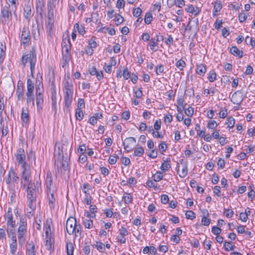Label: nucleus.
<instances>
[{
    "label": "nucleus",
    "mask_w": 255,
    "mask_h": 255,
    "mask_svg": "<svg viewBox=\"0 0 255 255\" xmlns=\"http://www.w3.org/2000/svg\"><path fill=\"white\" fill-rule=\"evenodd\" d=\"M158 148L161 152H164L167 148V146L164 141H162L158 145Z\"/></svg>",
    "instance_id": "obj_63"
},
{
    "label": "nucleus",
    "mask_w": 255,
    "mask_h": 255,
    "mask_svg": "<svg viewBox=\"0 0 255 255\" xmlns=\"http://www.w3.org/2000/svg\"><path fill=\"white\" fill-rule=\"evenodd\" d=\"M9 191V196L10 197V202H15L16 198V191L18 190V187H13L7 188Z\"/></svg>",
    "instance_id": "obj_26"
},
{
    "label": "nucleus",
    "mask_w": 255,
    "mask_h": 255,
    "mask_svg": "<svg viewBox=\"0 0 255 255\" xmlns=\"http://www.w3.org/2000/svg\"><path fill=\"white\" fill-rule=\"evenodd\" d=\"M158 36L156 35V37H152L149 43L150 49L152 50L153 52H155L157 51L158 46Z\"/></svg>",
    "instance_id": "obj_22"
},
{
    "label": "nucleus",
    "mask_w": 255,
    "mask_h": 255,
    "mask_svg": "<svg viewBox=\"0 0 255 255\" xmlns=\"http://www.w3.org/2000/svg\"><path fill=\"white\" fill-rule=\"evenodd\" d=\"M54 22H46V28L47 32L48 33V35H49L50 36H52V35L54 33Z\"/></svg>",
    "instance_id": "obj_33"
},
{
    "label": "nucleus",
    "mask_w": 255,
    "mask_h": 255,
    "mask_svg": "<svg viewBox=\"0 0 255 255\" xmlns=\"http://www.w3.org/2000/svg\"><path fill=\"white\" fill-rule=\"evenodd\" d=\"M31 174L27 176V178L25 179L24 177H21L20 184L23 189L26 188L28 204V206L30 211L29 213L31 214L36 209V186L31 180Z\"/></svg>",
    "instance_id": "obj_1"
},
{
    "label": "nucleus",
    "mask_w": 255,
    "mask_h": 255,
    "mask_svg": "<svg viewBox=\"0 0 255 255\" xmlns=\"http://www.w3.org/2000/svg\"><path fill=\"white\" fill-rule=\"evenodd\" d=\"M144 150L143 147H136L134 149L133 155L136 156H141L144 153Z\"/></svg>",
    "instance_id": "obj_41"
},
{
    "label": "nucleus",
    "mask_w": 255,
    "mask_h": 255,
    "mask_svg": "<svg viewBox=\"0 0 255 255\" xmlns=\"http://www.w3.org/2000/svg\"><path fill=\"white\" fill-rule=\"evenodd\" d=\"M95 38L96 37H93L88 41L89 46L92 48H95L97 46V42L95 41Z\"/></svg>",
    "instance_id": "obj_52"
},
{
    "label": "nucleus",
    "mask_w": 255,
    "mask_h": 255,
    "mask_svg": "<svg viewBox=\"0 0 255 255\" xmlns=\"http://www.w3.org/2000/svg\"><path fill=\"white\" fill-rule=\"evenodd\" d=\"M74 247L71 243L66 244V251L67 255H73Z\"/></svg>",
    "instance_id": "obj_43"
},
{
    "label": "nucleus",
    "mask_w": 255,
    "mask_h": 255,
    "mask_svg": "<svg viewBox=\"0 0 255 255\" xmlns=\"http://www.w3.org/2000/svg\"><path fill=\"white\" fill-rule=\"evenodd\" d=\"M36 61V53L34 48L29 50L27 54L23 55L21 58V64L23 66H25L27 63L29 64L31 75L32 77L35 72Z\"/></svg>",
    "instance_id": "obj_3"
},
{
    "label": "nucleus",
    "mask_w": 255,
    "mask_h": 255,
    "mask_svg": "<svg viewBox=\"0 0 255 255\" xmlns=\"http://www.w3.org/2000/svg\"><path fill=\"white\" fill-rule=\"evenodd\" d=\"M47 193L50 208L51 209H53L55 208L56 201L54 194L51 190H50V192H49V190L47 191Z\"/></svg>",
    "instance_id": "obj_20"
},
{
    "label": "nucleus",
    "mask_w": 255,
    "mask_h": 255,
    "mask_svg": "<svg viewBox=\"0 0 255 255\" xmlns=\"http://www.w3.org/2000/svg\"><path fill=\"white\" fill-rule=\"evenodd\" d=\"M244 99L243 93L240 91L235 92L232 95L231 102L234 104L240 106Z\"/></svg>",
    "instance_id": "obj_14"
},
{
    "label": "nucleus",
    "mask_w": 255,
    "mask_h": 255,
    "mask_svg": "<svg viewBox=\"0 0 255 255\" xmlns=\"http://www.w3.org/2000/svg\"><path fill=\"white\" fill-rule=\"evenodd\" d=\"M45 233V247L48 250H54V239L51 233L50 222L47 221L46 225L44 227Z\"/></svg>",
    "instance_id": "obj_5"
},
{
    "label": "nucleus",
    "mask_w": 255,
    "mask_h": 255,
    "mask_svg": "<svg viewBox=\"0 0 255 255\" xmlns=\"http://www.w3.org/2000/svg\"><path fill=\"white\" fill-rule=\"evenodd\" d=\"M26 234V233L18 232V240L19 245H22L24 243Z\"/></svg>",
    "instance_id": "obj_39"
},
{
    "label": "nucleus",
    "mask_w": 255,
    "mask_h": 255,
    "mask_svg": "<svg viewBox=\"0 0 255 255\" xmlns=\"http://www.w3.org/2000/svg\"><path fill=\"white\" fill-rule=\"evenodd\" d=\"M64 106L66 109H68L72 102L73 90H64Z\"/></svg>",
    "instance_id": "obj_11"
},
{
    "label": "nucleus",
    "mask_w": 255,
    "mask_h": 255,
    "mask_svg": "<svg viewBox=\"0 0 255 255\" xmlns=\"http://www.w3.org/2000/svg\"><path fill=\"white\" fill-rule=\"evenodd\" d=\"M26 102L27 104H31L32 107H34V95L26 97Z\"/></svg>",
    "instance_id": "obj_61"
},
{
    "label": "nucleus",
    "mask_w": 255,
    "mask_h": 255,
    "mask_svg": "<svg viewBox=\"0 0 255 255\" xmlns=\"http://www.w3.org/2000/svg\"><path fill=\"white\" fill-rule=\"evenodd\" d=\"M222 8V2L220 0H217L215 2V5L213 8L214 15H216V13L219 12Z\"/></svg>",
    "instance_id": "obj_34"
},
{
    "label": "nucleus",
    "mask_w": 255,
    "mask_h": 255,
    "mask_svg": "<svg viewBox=\"0 0 255 255\" xmlns=\"http://www.w3.org/2000/svg\"><path fill=\"white\" fill-rule=\"evenodd\" d=\"M87 192L88 190H83V192L86 194L84 198V202L87 205H90L91 203V197L88 195Z\"/></svg>",
    "instance_id": "obj_50"
},
{
    "label": "nucleus",
    "mask_w": 255,
    "mask_h": 255,
    "mask_svg": "<svg viewBox=\"0 0 255 255\" xmlns=\"http://www.w3.org/2000/svg\"><path fill=\"white\" fill-rule=\"evenodd\" d=\"M217 75L216 72L212 70L208 73V79L210 82H213L216 80Z\"/></svg>",
    "instance_id": "obj_45"
},
{
    "label": "nucleus",
    "mask_w": 255,
    "mask_h": 255,
    "mask_svg": "<svg viewBox=\"0 0 255 255\" xmlns=\"http://www.w3.org/2000/svg\"><path fill=\"white\" fill-rule=\"evenodd\" d=\"M15 157L18 165L21 166L22 171L21 172V177L24 176L25 179L29 177L31 174V170L29 165L26 162V156L24 150L20 148L16 150L15 154Z\"/></svg>",
    "instance_id": "obj_2"
},
{
    "label": "nucleus",
    "mask_w": 255,
    "mask_h": 255,
    "mask_svg": "<svg viewBox=\"0 0 255 255\" xmlns=\"http://www.w3.org/2000/svg\"><path fill=\"white\" fill-rule=\"evenodd\" d=\"M51 89L52 102H57L56 87L54 84L51 85Z\"/></svg>",
    "instance_id": "obj_36"
},
{
    "label": "nucleus",
    "mask_w": 255,
    "mask_h": 255,
    "mask_svg": "<svg viewBox=\"0 0 255 255\" xmlns=\"http://www.w3.org/2000/svg\"><path fill=\"white\" fill-rule=\"evenodd\" d=\"M185 113L188 117H192L194 113L193 108L190 107L187 109H185Z\"/></svg>",
    "instance_id": "obj_64"
},
{
    "label": "nucleus",
    "mask_w": 255,
    "mask_h": 255,
    "mask_svg": "<svg viewBox=\"0 0 255 255\" xmlns=\"http://www.w3.org/2000/svg\"><path fill=\"white\" fill-rule=\"evenodd\" d=\"M45 183L46 184L47 191L49 190V192H50L53 185V179L52 174L50 171L47 172Z\"/></svg>",
    "instance_id": "obj_21"
},
{
    "label": "nucleus",
    "mask_w": 255,
    "mask_h": 255,
    "mask_svg": "<svg viewBox=\"0 0 255 255\" xmlns=\"http://www.w3.org/2000/svg\"><path fill=\"white\" fill-rule=\"evenodd\" d=\"M235 124V120L232 117H229L227 120L226 124L229 128H233Z\"/></svg>",
    "instance_id": "obj_46"
},
{
    "label": "nucleus",
    "mask_w": 255,
    "mask_h": 255,
    "mask_svg": "<svg viewBox=\"0 0 255 255\" xmlns=\"http://www.w3.org/2000/svg\"><path fill=\"white\" fill-rule=\"evenodd\" d=\"M123 200L126 204H129L132 202V197L129 193L125 192L123 196Z\"/></svg>",
    "instance_id": "obj_35"
},
{
    "label": "nucleus",
    "mask_w": 255,
    "mask_h": 255,
    "mask_svg": "<svg viewBox=\"0 0 255 255\" xmlns=\"http://www.w3.org/2000/svg\"><path fill=\"white\" fill-rule=\"evenodd\" d=\"M62 54H71V44L69 38H63L62 42Z\"/></svg>",
    "instance_id": "obj_15"
},
{
    "label": "nucleus",
    "mask_w": 255,
    "mask_h": 255,
    "mask_svg": "<svg viewBox=\"0 0 255 255\" xmlns=\"http://www.w3.org/2000/svg\"><path fill=\"white\" fill-rule=\"evenodd\" d=\"M10 253L14 255L16 253L17 249V240L16 238H12V240H11V243H10L9 245Z\"/></svg>",
    "instance_id": "obj_31"
},
{
    "label": "nucleus",
    "mask_w": 255,
    "mask_h": 255,
    "mask_svg": "<svg viewBox=\"0 0 255 255\" xmlns=\"http://www.w3.org/2000/svg\"><path fill=\"white\" fill-rule=\"evenodd\" d=\"M186 63L184 60L180 59L176 63V66L180 70H182L185 67Z\"/></svg>",
    "instance_id": "obj_49"
},
{
    "label": "nucleus",
    "mask_w": 255,
    "mask_h": 255,
    "mask_svg": "<svg viewBox=\"0 0 255 255\" xmlns=\"http://www.w3.org/2000/svg\"><path fill=\"white\" fill-rule=\"evenodd\" d=\"M230 52L234 56H238L239 58H242L243 56V52L240 51L237 46H232L230 48Z\"/></svg>",
    "instance_id": "obj_29"
},
{
    "label": "nucleus",
    "mask_w": 255,
    "mask_h": 255,
    "mask_svg": "<svg viewBox=\"0 0 255 255\" xmlns=\"http://www.w3.org/2000/svg\"><path fill=\"white\" fill-rule=\"evenodd\" d=\"M152 20V14L150 13H146L144 17V22L146 24H149Z\"/></svg>",
    "instance_id": "obj_53"
},
{
    "label": "nucleus",
    "mask_w": 255,
    "mask_h": 255,
    "mask_svg": "<svg viewBox=\"0 0 255 255\" xmlns=\"http://www.w3.org/2000/svg\"><path fill=\"white\" fill-rule=\"evenodd\" d=\"M19 181V177L16 171L11 167L8 171L5 178V182L7 188L9 187H18L17 184Z\"/></svg>",
    "instance_id": "obj_7"
},
{
    "label": "nucleus",
    "mask_w": 255,
    "mask_h": 255,
    "mask_svg": "<svg viewBox=\"0 0 255 255\" xmlns=\"http://www.w3.org/2000/svg\"><path fill=\"white\" fill-rule=\"evenodd\" d=\"M27 222L26 220L24 218H21L19 221V227L18 229V232L26 233Z\"/></svg>",
    "instance_id": "obj_24"
},
{
    "label": "nucleus",
    "mask_w": 255,
    "mask_h": 255,
    "mask_svg": "<svg viewBox=\"0 0 255 255\" xmlns=\"http://www.w3.org/2000/svg\"><path fill=\"white\" fill-rule=\"evenodd\" d=\"M45 3L44 0H36V10L41 19L43 18V12Z\"/></svg>",
    "instance_id": "obj_16"
},
{
    "label": "nucleus",
    "mask_w": 255,
    "mask_h": 255,
    "mask_svg": "<svg viewBox=\"0 0 255 255\" xmlns=\"http://www.w3.org/2000/svg\"><path fill=\"white\" fill-rule=\"evenodd\" d=\"M185 215L186 218L188 219L193 220L196 218L195 213L191 210L187 211L185 213Z\"/></svg>",
    "instance_id": "obj_48"
},
{
    "label": "nucleus",
    "mask_w": 255,
    "mask_h": 255,
    "mask_svg": "<svg viewBox=\"0 0 255 255\" xmlns=\"http://www.w3.org/2000/svg\"><path fill=\"white\" fill-rule=\"evenodd\" d=\"M170 161V159L167 158L166 161H164V162L162 163L160 166V169L162 172H165L171 168V165L169 163Z\"/></svg>",
    "instance_id": "obj_32"
},
{
    "label": "nucleus",
    "mask_w": 255,
    "mask_h": 255,
    "mask_svg": "<svg viewBox=\"0 0 255 255\" xmlns=\"http://www.w3.org/2000/svg\"><path fill=\"white\" fill-rule=\"evenodd\" d=\"M23 86L21 81H19L17 83L16 90V96L18 100H23Z\"/></svg>",
    "instance_id": "obj_17"
},
{
    "label": "nucleus",
    "mask_w": 255,
    "mask_h": 255,
    "mask_svg": "<svg viewBox=\"0 0 255 255\" xmlns=\"http://www.w3.org/2000/svg\"><path fill=\"white\" fill-rule=\"evenodd\" d=\"M16 11H11L7 6H4L1 8L0 13V22L3 25H8L12 18V13L16 16Z\"/></svg>",
    "instance_id": "obj_8"
},
{
    "label": "nucleus",
    "mask_w": 255,
    "mask_h": 255,
    "mask_svg": "<svg viewBox=\"0 0 255 255\" xmlns=\"http://www.w3.org/2000/svg\"><path fill=\"white\" fill-rule=\"evenodd\" d=\"M164 72V67L162 64H160L157 65L155 68V72L157 75H160V74L163 73Z\"/></svg>",
    "instance_id": "obj_57"
},
{
    "label": "nucleus",
    "mask_w": 255,
    "mask_h": 255,
    "mask_svg": "<svg viewBox=\"0 0 255 255\" xmlns=\"http://www.w3.org/2000/svg\"><path fill=\"white\" fill-rule=\"evenodd\" d=\"M247 17H248L247 14L244 13V12H242V13H240L239 15V20L240 22H241V23L244 22L245 21H246Z\"/></svg>",
    "instance_id": "obj_56"
},
{
    "label": "nucleus",
    "mask_w": 255,
    "mask_h": 255,
    "mask_svg": "<svg viewBox=\"0 0 255 255\" xmlns=\"http://www.w3.org/2000/svg\"><path fill=\"white\" fill-rule=\"evenodd\" d=\"M27 255H35V248L33 242L29 243L26 249Z\"/></svg>",
    "instance_id": "obj_28"
},
{
    "label": "nucleus",
    "mask_w": 255,
    "mask_h": 255,
    "mask_svg": "<svg viewBox=\"0 0 255 255\" xmlns=\"http://www.w3.org/2000/svg\"><path fill=\"white\" fill-rule=\"evenodd\" d=\"M84 117V114L82 110L76 109L75 113L76 119L79 121H81L83 120Z\"/></svg>",
    "instance_id": "obj_42"
},
{
    "label": "nucleus",
    "mask_w": 255,
    "mask_h": 255,
    "mask_svg": "<svg viewBox=\"0 0 255 255\" xmlns=\"http://www.w3.org/2000/svg\"><path fill=\"white\" fill-rule=\"evenodd\" d=\"M188 173L187 166L186 165L184 166L180 173H179V175L181 178L185 177Z\"/></svg>",
    "instance_id": "obj_60"
},
{
    "label": "nucleus",
    "mask_w": 255,
    "mask_h": 255,
    "mask_svg": "<svg viewBox=\"0 0 255 255\" xmlns=\"http://www.w3.org/2000/svg\"><path fill=\"white\" fill-rule=\"evenodd\" d=\"M167 4L170 7L176 5L181 8L185 5V1L184 0H167Z\"/></svg>",
    "instance_id": "obj_23"
},
{
    "label": "nucleus",
    "mask_w": 255,
    "mask_h": 255,
    "mask_svg": "<svg viewBox=\"0 0 255 255\" xmlns=\"http://www.w3.org/2000/svg\"><path fill=\"white\" fill-rule=\"evenodd\" d=\"M74 28H76L77 29L80 34L83 35L85 32L84 27L82 25L80 26L78 23L74 25Z\"/></svg>",
    "instance_id": "obj_58"
},
{
    "label": "nucleus",
    "mask_w": 255,
    "mask_h": 255,
    "mask_svg": "<svg viewBox=\"0 0 255 255\" xmlns=\"http://www.w3.org/2000/svg\"><path fill=\"white\" fill-rule=\"evenodd\" d=\"M55 7V4L49 1L47 5V21L46 22H54L53 10Z\"/></svg>",
    "instance_id": "obj_13"
},
{
    "label": "nucleus",
    "mask_w": 255,
    "mask_h": 255,
    "mask_svg": "<svg viewBox=\"0 0 255 255\" xmlns=\"http://www.w3.org/2000/svg\"><path fill=\"white\" fill-rule=\"evenodd\" d=\"M224 249L226 251H233L235 249V246L234 245H232L231 244V242L230 241H225L224 242Z\"/></svg>",
    "instance_id": "obj_40"
},
{
    "label": "nucleus",
    "mask_w": 255,
    "mask_h": 255,
    "mask_svg": "<svg viewBox=\"0 0 255 255\" xmlns=\"http://www.w3.org/2000/svg\"><path fill=\"white\" fill-rule=\"evenodd\" d=\"M26 87H27V91L26 92V96H30L33 95V91L34 88V83H33L32 81L30 79H28L27 80L26 82Z\"/></svg>",
    "instance_id": "obj_18"
},
{
    "label": "nucleus",
    "mask_w": 255,
    "mask_h": 255,
    "mask_svg": "<svg viewBox=\"0 0 255 255\" xmlns=\"http://www.w3.org/2000/svg\"><path fill=\"white\" fill-rule=\"evenodd\" d=\"M5 46L0 43V64H1L5 57Z\"/></svg>",
    "instance_id": "obj_37"
},
{
    "label": "nucleus",
    "mask_w": 255,
    "mask_h": 255,
    "mask_svg": "<svg viewBox=\"0 0 255 255\" xmlns=\"http://www.w3.org/2000/svg\"><path fill=\"white\" fill-rule=\"evenodd\" d=\"M185 9L187 12L191 13L195 16L197 15L200 12V10L198 7L195 8L191 4L188 5Z\"/></svg>",
    "instance_id": "obj_30"
},
{
    "label": "nucleus",
    "mask_w": 255,
    "mask_h": 255,
    "mask_svg": "<svg viewBox=\"0 0 255 255\" xmlns=\"http://www.w3.org/2000/svg\"><path fill=\"white\" fill-rule=\"evenodd\" d=\"M135 142L136 139L134 137H129L126 138L123 141V145L125 149L128 152H129L132 149Z\"/></svg>",
    "instance_id": "obj_12"
},
{
    "label": "nucleus",
    "mask_w": 255,
    "mask_h": 255,
    "mask_svg": "<svg viewBox=\"0 0 255 255\" xmlns=\"http://www.w3.org/2000/svg\"><path fill=\"white\" fill-rule=\"evenodd\" d=\"M21 121L25 124H28L29 123V115L27 108L22 109V112L20 116Z\"/></svg>",
    "instance_id": "obj_19"
},
{
    "label": "nucleus",
    "mask_w": 255,
    "mask_h": 255,
    "mask_svg": "<svg viewBox=\"0 0 255 255\" xmlns=\"http://www.w3.org/2000/svg\"><path fill=\"white\" fill-rule=\"evenodd\" d=\"M78 108L77 109L82 110L85 107V101L83 99H79L78 102Z\"/></svg>",
    "instance_id": "obj_62"
},
{
    "label": "nucleus",
    "mask_w": 255,
    "mask_h": 255,
    "mask_svg": "<svg viewBox=\"0 0 255 255\" xmlns=\"http://www.w3.org/2000/svg\"><path fill=\"white\" fill-rule=\"evenodd\" d=\"M68 166L67 159H64L62 157V159L58 158L55 161V166L57 168L58 173L60 174L65 173L68 169Z\"/></svg>",
    "instance_id": "obj_9"
},
{
    "label": "nucleus",
    "mask_w": 255,
    "mask_h": 255,
    "mask_svg": "<svg viewBox=\"0 0 255 255\" xmlns=\"http://www.w3.org/2000/svg\"><path fill=\"white\" fill-rule=\"evenodd\" d=\"M142 13V10L139 7H137L133 9V15L134 17H138Z\"/></svg>",
    "instance_id": "obj_55"
},
{
    "label": "nucleus",
    "mask_w": 255,
    "mask_h": 255,
    "mask_svg": "<svg viewBox=\"0 0 255 255\" xmlns=\"http://www.w3.org/2000/svg\"><path fill=\"white\" fill-rule=\"evenodd\" d=\"M43 93L44 89L42 82L39 80L37 81L36 83V102L37 109L38 112L41 111L43 109Z\"/></svg>",
    "instance_id": "obj_6"
},
{
    "label": "nucleus",
    "mask_w": 255,
    "mask_h": 255,
    "mask_svg": "<svg viewBox=\"0 0 255 255\" xmlns=\"http://www.w3.org/2000/svg\"><path fill=\"white\" fill-rule=\"evenodd\" d=\"M83 224L85 228L90 229L93 227V222L91 219H84L83 220Z\"/></svg>",
    "instance_id": "obj_38"
},
{
    "label": "nucleus",
    "mask_w": 255,
    "mask_h": 255,
    "mask_svg": "<svg viewBox=\"0 0 255 255\" xmlns=\"http://www.w3.org/2000/svg\"><path fill=\"white\" fill-rule=\"evenodd\" d=\"M66 231L69 235L74 234L77 237L81 235V226L77 224L76 219L71 217L69 218L66 222Z\"/></svg>",
    "instance_id": "obj_4"
},
{
    "label": "nucleus",
    "mask_w": 255,
    "mask_h": 255,
    "mask_svg": "<svg viewBox=\"0 0 255 255\" xmlns=\"http://www.w3.org/2000/svg\"><path fill=\"white\" fill-rule=\"evenodd\" d=\"M218 126L216 122L215 121H210L207 125V127L209 129H215Z\"/></svg>",
    "instance_id": "obj_54"
},
{
    "label": "nucleus",
    "mask_w": 255,
    "mask_h": 255,
    "mask_svg": "<svg viewBox=\"0 0 255 255\" xmlns=\"http://www.w3.org/2000/svg\"><path fill=\"white\" fill-rule=\"evenodd\" d=\"M124 20V18L120 14H116L115 21L117 25L122 23Z\"/></svg>",
    "instance_id": "obj_51"
},
{
    "label": "nucleus",
    "mask_w": 255,
    "mask_h": 255,
    "mask_svg": "<svg viewBox=\"0 0 255 255\" xmlns=\"http://www.w3.org/2000/svg\"><path fill=\"white\" fill-rule=\"evenodd\" d=\"M20 42L24 46H28L31 43L30 31L27 26H24L22 28Z\"/></svg>",
    "instance_id": "obj_10"
},
{
    "label": "nucleus",
    "mask_w": 255,
    "mask_h": 255,
    "mask_svg": "<svg viewBox=\"0 0 255 255\" xmlns=\"http://www.w3.org/2000/svg\"><path fill=\"white\" fill-rule=\"evenodd\" d=\"M163 177L162 171H157L153 175V181L158 182L163 179Z\"/></svg>",
    "instance_id": "obj_44"
},
{
    "label": "nucleus",
    "mask_w": 255,
    "mask_h": 255,
    "mask_svg": "<svg viewBox=\"0 0 255 255\" xmlns=\"http://www.w3.org/2000/svg\"><path fill=\"white\" fill-rule=\"evenodd\" d=\"M18 5V0H7L5 6L10 8L11 11H16Z\"/></svg>",
    "instance_id": "obj_25"
},
{
    "label": "nucleus",
    "mask_w": 255,
    "mask_h": 255,
    "mask_svg": "<svg viewBox=\"0 0 255 255\" xmlns=\"http://www.w3.org/2000/svg\"><path fill=\"white\" fill-rule=\"evenodd\" d=\"M206 67L203 64L197 65L196 72L198 75L203 76L206 73Z\"/></svg>",
    "instance_id": "obj_27"
},
{
    "label": "nucleus",
    "mask_w": 255,
    "mask_h": 255,
    "mask_svg": "<svg viewBox=\"0 0 255 255\" xmlns=\"http://www.w3.org/2000/svg\"><path fill=\"white\" fill-rule=\"evenodd\" d=\"M7 235L9 237L11 238V240H12V238H16L15 233V230L14 228H9L8 227V229L7 230Z\"/></svg>",
    "instance_id": "obj_47"
},
{
    "label": "nucleus",
    "mask_w": 255,
    "mask_h": 255,
    "mask_svg": "<svg viewBox=\"0 0 255 255\" xmlns=\"http://www.w3.org/2000/svg\"><path fill=\"white\" fill-rule=\"evenodd\" d=\"M119 158L117 155H111L109 158V162L110 164L113 165L116 164L117 161V159Z\"/></svg>",
    "instance_id": "obj_59"
}]
</instances>
